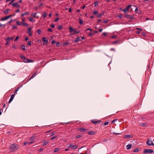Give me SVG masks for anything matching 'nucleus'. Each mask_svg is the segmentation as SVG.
<instances>
[{
    "instance_id": "1",
    "label": "nucleus",
    "mask_w": 154,
    "mask_h": 154,
    "mask_svg": "<svg viewBox=\"0 0 154 154\" xmlns=\"http://www.w3.org/2000/svg\"><path fill=\"white\" fill-rule=\"evenodd\" d=\"M10 149L11 151H14L18 148V146L16 144H14L11 145L10 146Z\"/></svg>"
},
{
    "instance_id": "2",
    "label": "nucleus",
    "mask_w": 154,
    "mask_h": 154,
    "mask_svg": "<svg viewBox=\"0 0 154 154\" xmlns=\"http://www.w3.org/2000/svg\"><path fill=\"white\" fill-rule=\"evenodd\" d=\"M146 143L147 145L149 146H154V144L152 142V140L150 138H149L146 142Z\"/></svg>"
},
{
    "instance_id": "3",
    "label": "nucleus",
    "mask_w": 154,
    "mask_h": 154,
    "mask_svg": "<svg viewBox=\"0 0 154 154\" xmlns=\"http://www.w3.org/2000/svg\"><path fill=\"white\" fill-rule=\"evenodd\" d=\"M153 152V151L151 149H145L143 151V153L146 154L147 153H152Z\"/></svg>"
},
{
    "instance_id": "4",
    "label": "nucleus",
    "mask_w": 154,
    "mask_h": 154,
    "mask_svg": "<svg viewBox=\"0 0 154 154\" xmlns=\"http://www.w3.org/2000/svg\"><path fill=\"white\" fill-rule=\"evenodd\" d=\"M132 6V5H129L125 9H124L123 11L125 13H127L129 11V9Z\"/></svg>"
},
{
    "instance_id": "5",
    "label": "nucleus",
    "mask_w": 154,
    "mask_h": 154,
    "mask_svg": "<svg viewBox=\"0 0 154 154\" xmlns=\"http://www.w3.org/2000/svg\"><path fill=\"white\" fill-rule=\"evenodd\" d=\"M12 5L14 7L18 8H20V5L17 2L13 3L12 4Z\"/></svg>"
},
{
    "instance_id": "6",
    "label": "nucleus",
    "mask_w": 154,
    "mask_h": 154,
    "mask_svg": "<svg viewBox=\"0 0 154 154\" xmlns=\"http://www.w3.org/2000/svg\"><path fill=\"white\" fill-rule=\"evenodd\" d=\"M77 145L73 146L72 144H70L69 145L68 147L69 148H72V149H76L78 148Z\"/></svg>"
},
{
    "instance_id": "7",
    "label": "nucleus",
    "mask_w": 154,
    "mask_h": 154,
    "mask_svg": "<svg viewBox=\"0 0 154 154\" xmlns=\"http://www.w3.org/2000/svg\"><path fill=\"white\" fill-rule=\"evenodd\" d=\"M15 96V95L14 94H12L11 96V97H10V99L9 100V101L8 102V103H11V102L12 101V100H13V99H14V97Z\"/></svg>"
},
{
    "instance_id": "8",
    "label": "nucleus",
    "mask_w": 154,
    "mask_h": 154,
    "mask_svg": "<svg viewBox=\"0 0 154 154\" xmlns=\"http://www.w3.org/2000/svg\"><path fill=\"white\" fill-rule=\"evenodd\" d=\"M32 28L31 27H29L28 30L27 31V33H28L29 36H31L32 35V33L31 32V30Z\"/></svg>"
},
{
    "instance_id": "9",
    "label": "nucleus",
    "mask_w": 154,
    "mask_h": 154,
    "mask_svg": "<svg viewBox=\"0 0 154 154\" xmlns=\"http://www.w3.org/2000/svg\"><path fill=\"white\" fill-rule=\"evenodd\" d=\"M124 137L127 138H129L132 137L131 135H126L124 136Z\"/></svg>"
},
{
    "instance_id": "10",
    "label": "nucleus",
    "mask_w": 154,
    "mask_h": 154,
    "mask_svg": "<svg viewBox=\"0 0 154 154\" xmlns=\"http://www.w3.org/2000/svg\"><path fill=\"white\" fill-rule=\"evenodd\" d=\"M10 10L9 9H7L6 10H5L3 12L5 14H8L9 11Z\"/></svg>"
},
{
    "instance_id": "11",
    "label": "nucleus",
    "mask_w": 154,
    "mask_h": 154,
    "mask_svg": "<svg viewBox=\"0 0 154 154\" xmlns=\"http://www.w3.org/2000/svg\"><path fill=\"white\" fill-rule=\"evenodd\" d=\"M8 20V18L7 16H6L5 17L2 18L0 20L1 21H4L6 20Z\"/></svg>"
},
{
    "instance_id": "12",
    "label": "nucleus",
    "mask_w": 154,
    "mask_h": 154,
    "mask_svg": "<svg viewBox=\"0 0 154 154\" xmlns=\"http://www.w3.org/2000/svg\"><path fill=\"white\" fill-rule=\"evenodd\" d=\"M42 40L44 42H46V44H47V43H48V40H47V38H45V37L43 38H42Z\"/></svg>"
},
{
    "instance_id": "13",
    "label": "nucleus",
    "mask_w": 154,
    "mask_h": 154,
    "mask_svg": "<svg viewBox=\"0 0 154 154\" xmlns=\"http://www.w3.org/2000/svg\"><path fill=\"white\" fill-rule=\"evenodd\" d=\"M79 130H82L83 132H86L88 131V130L84 128H81L79 129Z\"/></svg>"
},
{
    "instance_id": "14",
    "label": "nucleus",
    "mask_w": 154,
    "mask_h": 154,
    "mask_svg": "<svg viewBox=\"0 0 154 154\" xmlns=\"http://www.w3.org/2000/svg\"><path fill=\"white\" fill-rule=\"evenodd\" d=\"M88 134L89 135H93L94 134V131H89L88 133Z\"/></svg>"
},
{
    "instance_id": "15",
    "label": "nucleus",
    "mask_w": 154,
    "mask_h": 154,
    "mask_svg": "<svg viewBox=\"0 0 154 154\" xmlns=\"http://www.w3.org/2000/svg\"><path fill=\"white\" fill-rule=\"evenodd\" d=\"M47 16V13L45 12L42 15V16L44 18H45Z\"/></svg>"
},
{
    "instance_id": "16",
    "label": "nucleus",
    "mask_w": 154,
    "mask_h": 154,
    "mask_svg": "<svg viewBox=\"0 0 154 154\" xmlns=\"http://www.w3.org/2000/svg\"><path fill=\"white\" fill-rule=\"evenodd\" d=\"M132 145L131 144H128L126 146L127 149H130Z\"/></svg>"
},
{
    "instance_id": "17",
    "label": "nucleus",
    "mask_w": 154,
    "mask_h": 154,
    "mask_svg": "<svg viewBox=\"0 0 154 154\" xmlns=\"http://www.w3.org/2000/svg\"><path fill=\"white\" fill-rule=\"evenodd\" d=\"M36 73H34L33 75L30 77L29 79V80H31L32 79L33 77H35L36 75Z\"/></svg>"
},
{
    "instance_id": "18",
    "label": "nucleus",
    "mask_w": 154,
    "mask_h": 154,
    "mask_svg": "<svg viewBox=\"0 0 154 154\" xmlns=\"http://www.w3.org/2000/svg\"><path fill=\"white\" fill-rule=\"evenodd\" d=\"M17 24L19 26H21L22 25V23L19 21H17L16 22Z\"/></svg>"
},
{
    "instance_id": "19",
    "label": "nucleus",
    "mask_w": 154,
    "mask_h": 154,
    "mask_svg": "<svg viewBox=\"0 0 154 154\" xmlns=\"http://www.w3.org/2000/svg\"><path fill=\"white\" fill-rule=\"evenodd\" d=\"M22 24L24 26H28V24L25 22H23Z\"/></svg>"
},
{
    "instance_id": "20",
    "label": "nucleus",
    "mask_w": 154,
    "mask_h": 154,
    "mask_svg": "<svg viewBox=\"0 0 154 154\" xmlns=\"http://www.w3.org/2000/svg\"><path fill=\"white\" fill-rule=\"evenodd\" d=\"M139 149L137 148H135L133 152H138L139 151Z\"/></svg>"
},
{
    "instance_id": "21",
    "label": "nucleus",
    "mask_w": 154,
    "mask_h": 154,
    "mask_svg": "<svg viewBox=\"0 0 154 154\" xmlns=\"http://www.w3.org/2000/svg\"><path fill=\"white\" fill-rule=\"evenodd\" d=\"M79 23L80 24H82L83 23V22L81 18L79 19Z\"/></svg>"
},
{
    "instance_id": "22",
    "label": "nucleus",
    "mask_w": 154,
    "mask_h": 154,
    "mask_svg": "<svg viewBox=\"0 0 154 154\" xmlns=\"http://www.w3.org/2000/svg\"><path fill=\"white\" fill-rule=\"evenodd\" d=\"M69 30H70V32H73L74 31V29H73V28L72 27H69Z\"/></svg>"
},
{
    "instance_id": "23",
    "label": "nucleus",
    "mask_w": 154,
    "mask_h": 154,
    "mask_svg": "<svg viewBox=\"0 0 154 154\" xmlns=\"http://www.w3.org/2000/svg\"><path fill=\"white\" fill-rule=\"evenodd\" d=\"M29 59L26 58L23 60V62L25 63H28Z\"/></svg>"
},
{
    "instance_id": "24",
    "label": "nucleus",
    "mask_w": 154,
    "mask_h": 154,
    "mask_svg": "<svg viewBox=\"0 0 154 154\" xmlns=\"http://www.w3.org/2000/svg\"><path fill=\"white\" fill-rule=\"evenodd\" d=\"M81 40H80V38H79V37H78L76 39V40H75V42H78L79 41H81Z\"/></svg>"
},
{
    "instance_id": "25",
    "label": "nucleus",
    "mask_w": 154,
    "mask_h": 154,
    "mask_svg": "<svg viewBox=\"0 0 154 154\" xmlns=\"http://www.w3.org/2000/svg\"><path fill=\"white\" fill-rule=\"evenodd\" d=\"M29 20L30 21H33L34 22L35 21V20H34L32 17H29Z\"/></svg>"
},
{
    "instance_id": "26",
    "label": "nucleus",
    "mask_w": 154,
    "mask_h": 154,
    "mask_svg": "<svg viewBox=\"0 0 154 154\" xmlns=\"http://www.w3.org/2000/svg\"><path fill=\"white\" fill-rule=\"evenodd\" d=\"M14 38V37H12V38H11V37H8L7 38V39L8 40V41H9V40H12Z\"/></svg>"
},
{
    "instance_id": "27",
    "label": "nucleus",
    "mask_w": 154,
    "mask_h": 154,
    "mask_svg": "<svg viewBox=\"0 0 154 154\" xmlns=\"http://www.w3.org/2000/svg\"><path fill=\"white\" fill-rule=\"evenodd\" d=\"M6 26V24H2L0 23V27H3L4 28H5Z\"/></svg>"
},
{
    "instance_id": "28",
    "label": "nucleus",
    "mask_w": 154,
    "mask_h": 154,
    "mask_svg": "<svg viewBox=\"0 0 154 154\" xmlns=\"http://www.w3.org/2000/svg\"><path fill=\"white\" fill-rule=\"evenodd\" d=\"M48 141H45L43 144V146L46 145L48 143Z\"/></svg>"
},
{
    "instance_id": "29",
    "label": "nucleus",
    "mask_w": 154,
    "mask_h": 154,
    "mask_svg": "<svg viewBox=\"0 0 154 154\" xmlns=\"http://www.w3.org/2000/svg\"><path fill=\"white\" fill-rule=\"evenodd\" d=\"M28 14H29V13H28V12H25L24 13L21 14V16L23 17V16H24V15H26Z\"/></svg>"
},
{
    "instance_id": "30",
    "label": "nucleus",
    "mask_w": 154,
    "mask_h": 154,
    "mask_svg": "<svg viewBox=\"0 0 154 154\" xmlns=\"http://www.w3.org/2000/svg\"><path fill=\"white\" fill-rule=\"evenodd\" d=\"M21 48L22 49H23V50H26L25 47L24 45H21Z\"/></svg>"
},
{
    "instance_id": "31",
    "label": "nucleus",
    "mask_w": 154,
    "mask_h": 154,
    "mask_svg": "<svg viewBox=\"0 0 154 154\" xmlns=\"http://www.w3.org/2000/svg\"><path fill=\"white\" fill-rule=\"evenodd\" d=\"M94 5L95 6H97L98 5V2L97 1L95 2L94 3Z\"/></svg>"
},
{
    "instance_id": "32",
    "label": "nucleus",
    "mask_w": 154,
    "mask_h": 154,
    "mask_svg": "<svg viewBox=\"0 0 154 154\" xmlns=\"http://www.w3.org/2000/svg\"><path fill=\"white\" fill-rule=\"evenodd\" d=\"M59 150H60V149L59 148H55L54 149V151L55 152H56L58 151Z\"/></svg>"
},
{
    "instance_id": "33",
    "label": "nucleus",
    "mask_w": 154,
    "mask_h": 154,
    "mask_svg": "<svg viewBox=\"0 0 154 154\" xmlns=\"http://www.w3.org/2000/svg\"><path fill=\"white\" fill-rule=\"evenodd\" d=\"M21 87V86H20L17 89L15 90V91L14 92V93L15 94V93H17V91H18V90H19V89H20V88Z\"/></svg>"
},
{
    "instance_id": "34",
    "label": "nucleus",
    "mask_w": 154,
    "mask_h": 154,
    "mask_svg": "<svg viewBox=\"0 0 154 154\" xmlns=\"http://www.w3.org/2000/svg\"><path fill=\"white\" fill-rule=\"evenodd\" d=\"M93 13L94 15H96L97 14L98 12L97 11H94Z\"/></svg>"
},
{
    "instance_id": "35",
    "label": "nucleus",
    "mask_w": 154,
    "mask_h": 154,
    "mask_svg": "<svg viewBox=\"0 0 154 154\" xmlns=\"http://www.w3.org/2000/svg\"><path fill=\"white\" fill-rule=\"evenodd\" d=\"M74 33H72L71 34V35H74L75 34H76V32H77V31H76V29H74Z\"/></svg>"
},
{
    "instance_id": "36",
    "label": "nucleus",
    "mask_w": 154,
    "mask_h": 154,
    "mask_svg": "<svg viewBox=\"0 0 154 154\" xmlns=\"http://www.w3.org/2000/svg\"><path fill=\"white\" fill-rule=\"evenodd\" d=\"M41 31L40 29H38L37 31V33L38 35L41 34Z\"/></svg>"
},
{
    "instance_id": "37",
    "label": "nucleus",
    "mask_w": 154,
    "mask_h": 154,
    "mask_svg": "<svg viewBox=\"0 0 154 154\" xmlns=\"http://www.w3.org/2000/svg\"><path fill=\"white\" fill-rule=\"evenodd\" d=\"M118 120V119H115L113 120L112 122H111V123L112 124H113V123L114 122H116V121H117Z\"/></svg>"
},
{
    "instance_id": "38",
    "label": "nucleus",
    "mask_w": 154,
    "mask_h": 154,
    "mask_svg": "<svg viewBox=\"0 0 154 154\" xmlns=\"http://www.w3.org/2000/svg\"><path fill=\"white\" fill-rule=\"evenodd\" d=\"M20 57L23 60L25 58V57L23 55H21Z\"/></svg>"
},
{
    "instance_id": "39",
    "label": "nucleus",
    "mask_w": 154,
    "mask_h": 154,
    "mask_svg": "<svg viewBox=\"0 0 154 154\" xmlns=\"http://www.w3.org/2000/svg\"><path fill=\"white\" fill-rule=\"evenodd\" d=\"M36 138L35 137L32 136L30 137V139L31 140H33Z\"/></svg>"
},
{
    "instance_id": "40",
    "label": "nucleus",
    "mask_w": 154,
    "mask_h": 154,
    "mask_svg": "<svg viewBox=\"0 0 154 154\" xmlns=\"http://www.w3.org/2000/svg\"><path fill=\"white\" fill-rule=\"evenodd\" d=\"M37 14L36 13H34V14H31V16H33V17H35V16H36V14Z\"/></svg>"
},
{
    "instance_id": "41",
    "label": "nucleus",
    "mask_w": 154,
    "mask_h": 154,
    "mask_svg": "<svg viewBox=\"0 0 154 154\" xmlns=\"http://www.w3.org/2000/svg\"><path fill=\"white\" fill-rule=\"evenodd\" d=\"M57 137V136H54V137H53L51 139V140H53V139H55Z\"/></svg>"
},
{
    "instance_id": "42",
    "label": "nucleus",
    "mask_w": 154,
    "mask_h": 154,
    "mask_svg": "<svg viewBox=\"0 0 154 154\" xmlns=\"http://www.w3.org/2000/svg\"><path fill=\"white\" fill-rule=\"evenodd\" d=\"M130 16L129 15L126 14L125 15V17L126 18H129Z\"/></svg>"
},
{
    "instance_id": "43",
    "label": "nucleus",
    "mask_w": 154,
    "mask_h": 154,
    "mask_svg": "<svg viewBox=\"0 0 154 154\" xmlns=\"http://www.w3.org/2000/svg\"><path fill=\"white\" fill-rule=\"evenodd\" d=\"M14 21V20L11 19L7 23V24H8L10 23H11L13 21Z\"/></svg>"
},
{
    "instance_id": "44",
    "label": "nucleus",
    "mask_w": 154,
    "mask_h": 154,
    "mask_svg": "<svg viewBox=\"0 0 154 154\" xmlns=\"http://www.w3.org/2000/svg\"><path fill=\"white\" fill-rule=\"evenodd\" d=\"M12 16V15L10 14V15H8V16H7V18H8V19L9 18L11 17Z\"/></svg>"
},
{
    "instance_id": "45",
    "label": "nucleus",
    "mask_w": 154,
    "mask_h": 154,
    "mask_svg": "<svg viewBox=\"0 0 154 154\" xmlns=\"http://www.w3.org/2000/svg\"><path fill=\"white\" fill-rule=\"evenodd\" d=\"M19 37L18 36H17L15 39L14 41L15 42L17 41L19 39Z\"/></svg>"
},
{
    "instance_id": "46",
    "label": "nucleus",
    "mask_w": 154,
    "mask_h": 154,
    "mask_svg": "<svg viewBox=\"0 0 154 154\" xmlns=\"http://www.w3.org/2000/svg\"><path fill=\"white\" fill-rule=\"evenodd\" d=\"M82 136V135H79L78 136H77L76 137V138H79L81 137Z\"/></svg>"
},
{
    "instance_id": "47",
    "label": "nucleus",
    "mask_w": 154,
    "mask_h": 154,
    "mask_svg": "<svg viewBox=\"0 0 154 154\" xmlns=\"http://www.w3.org/2000/svg\"><path fill=\"white\" fill-rule=\"evenodd\" d=\"M60 43L59 42H57L56 44V45L57 46L59 47L60 45Z\"/></svg>"
},
{
    "instance_id": "48",
    "label": "nucleus",
    "mask_w": 154,
    "mask_h": 154,
    "mask_svg": "<svg viewBox=\"0 0 154 154\" xmlns=\"http://www.w3.org/2000/svg\"><path fill=\"white\" fill-rule=\"evenodd\" d=\"M59 18L58 17L55 19L54 21L56 22H57L58 21V20H59Z\"/></svg>"
},
{
    "instance_id": "49",
    "label": "nucleus",
    "mask_w": 154,
    "mask_h": 154,
    "mask_svg": "<svg viewBox=\"0 0 154 154\" xmlns=\"http://www.w3.org/2000/svg\"><path fill=\"white\" fill-rule=\"evenodd\" d=\"M129 18L131 19H135L134 17V16H130Z\"/></svg>"
},
{
    "instance_id": "50",
    "label": "nucleus",
    "mask_w": 154,
    "mask_h": 154,
    "mask_svg": "<svg viewBox=\"0 0 154 154\" xmlns=\"http://www.w3.org/2000/svg\"><path fill=\"white\" fill-rule=\"evenodd\" d=\"M17 28V26L13 25V27L12 28V29H16Z\"/></svg>"
},
{
    "instance_id": "51",
    "label": "nucleus",
    "mask_w": 154,
    "mask_h": 154,
    "mask_svg": "<svg viewBox=\"0 0 154 154\" xmlns=\"http://www.w3.org/2000/svg\"><path fill=\"white\" fill-rule=\"evenodd\" d=\"M33 60H30L29 59L28 63L33 62Z\"/></svg>"
},
{
    "instance_id": "52",
    "label": "nucleus",
    "mask_w": 154,
    "mask_h": 154,
    "mask_svg": "<svg viewBox=\"0 0 154 154\" xmlns=\"http://www.w3.org/2000/svg\"><path fill=\"white\" fill-rule=\"evenodd\" d=\"M109 122H105V123H104V125H108V124H109Z\"/></svg>"
},
{
    "instance_id": "53",
    "label": "nucleus",
    "mask_w": 154,
    "mask_h": 154,
    "mask_svg": "<svg viewBox=\"0 0 154 154\" xmlns=\"http://www.w3.org/2000/svg\"><path fill=\"white\" fill-rule=\"evenodd\" d=\"M27 45H31V42L29 41L28 42Z\"/></svg>"
},
{
    "instance_id": "54",
    "label": "nucleus",
    "mask_w": 154,
    "mask_h": 154,
    "mask_svg": "<svg viewBox=\"0 0 154 154\" xmlns=\"http://www.w3.org/2000/svg\"><path fill=\"white\" fill-rule=\"evenodd\" d=\"M145 124H145V123H141L140 124V125L141 126L143 127V126H145Z\"/></svg>"
},
{
    "instance_id": "55",
    "label": "nucleus",
    "mask_w": 154,
    "mask_h": 154,
    "mask_svg": "<svg viewBox=\"0 0 154 154\" xmlns=\"http://www.w3.org/2000/svg\"><path fill=\"white\" fill-rule=\"evenodd\" d=\"M68 44V43H67V42H66V43H63V46H65V45H67Z\"/></svg>"
},
{
    "instance_id": "56",
    "label": "nucleus",
    "mask_w": 154,
    "mask_h": 154,
    "mask_svg": "<svg viewBox=\"0 0 154 154\" xmlns=\"http://www.w3.org/2000/svg\"><path fill=\"white\" fill-rule=\"evenodd\" d=\"M102 14H98L97 17L98 18H100L101 17Z\"/></svg>"
},
{
    "instance_id": "57",
    "label": "nucleus",
    "mask_w": 154,
    "mask_h": 154,
    "mask_svg": "<svg viewBox=\"0 0 154 154\" xmlns=\"http://www.w3.org/2000/svg\"><path fill=\"white\" fill-rule=\"evenodd\" d=\"M48 31L51 32L52 31V30L51 28H49L48 29Z\"/></svg>"
},
{
    "instance_id": "58",
    "label": "nucleus",
    "mask_w": 154,
    "mask_h": 154,
    "mask_svg": "<svg viewBox=\"0 0 154 154\" xmlns=\"http://www.w3.org/2000/svg\"><path fill=\"white\" fill-rule=\"evenodd\" d=\"M55 42H56L55 41L53 40L51 42V44L52 45H53L55 43Z\"/></svg>"
},
{
    "instance_id": "59",
    "label": "nucleus",
    "mask_w": 154,
    "mask_h": 154,
    "mask_svg": "<svg viewBox=\"0 0 154 154\" xmlns=\"http://www.w3.org/2000/svg\"><path fill=\"white\" fill-rule=\"evenodd\" d=\"M43 149L41 148L38 149V151L39 152H41L43 150Z\"/></svg>"
},
{
    "instance_id": "60",
    "label": "nucleus",
    "mask_w": 154,
    "mask_h": 154,
    "mask_svg": "<svg viewBox=\"0 0 154 154\" xmlns=\"http://www.w3.org/2000/svg\"><path fill=\"white\" fill-rule=\"evenodd\" d=\"M108 20H105L104 21V23H108Z\"/></svg>"
},
{
    "instance_id": "61",
    "label": "nucleus",
    "mask_w": 154,
    "mask_h": 154,
    "mask_svg": "<svg viewBox=\"0 0 154 154\" xmlns=\"http://www.w3.org/2000/svg\"><path fill=\"white\" fill-rule=\"evenodd\" d=\"M50 26L52 28H54L55 27V25L53 24H51Z\"/></svg>"
},
{
    "instance_id": "62",
    "label": "nucleus",
    "mask_w": 154,
    "mask_h": 154,
    "mask_svg": "<svg viewBox=\"0 0 154 154\" xmlns=\"http://www.w3.org/2000/svg\"><path fill=\"white\" fill-rule=\"evenodd\" d=\"M22 0H20L18 1L17 2L19 4V3H22Z\"/></svg>"
},
{
    "instance_id": "63",
    "label": "nucleus",
    "mask_w": 154,
    "mask_h": 154,
    "mask_svg": "<svg viewBox=\"0 0 154 154\" xmlns=\"http://www.w3.org/2000/svg\"><path fill=\"white\" fill-rule=\"evenodd\" d=\"M13 48L14 49H17V47L16 46H15V45H14L13 46Z\"/></svg>"
},
{
    "instance_id": "64",
    "label": "nucleus",
    "mask_w": 154,
    "mask_h": 154,
    "mask_svg": "<svg viewBox=\"0 0 154 154\" xmlns=\"http://www.w3.org/2000/svg\"><path fill=\"white\" fill-rule=\"evenodd\" d=\"M138 8H136L135 10V12H137V11H138Z\"/></svg>"
}]
</instances>
